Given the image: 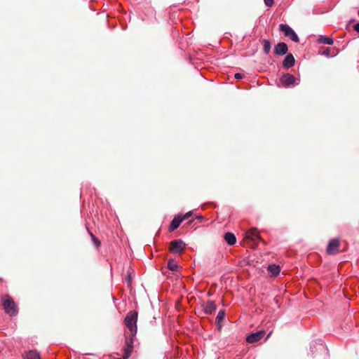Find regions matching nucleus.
Here are the masks:
<instances>
[{"label": "nucleus", "instance_id": "obj_25", "mask_svg": "<svg viewBox=\"0 0 359 359\" xmlns=\"http://www.w3.org/2000/svg\"><path fill=\"white\" fill-rule=\"evenodd\" d=\"M353 28L355 31H357L359 33V22L354 25Z\"/></svg>", "mask_w": 359, "mask_h": 359}, {"label": "nucleus", "instance_id": "obj_13", "mask_svg": "<svg viewBox=\"0 0 359 359\" xmlns=\"http://www.w3.org/2000/svg\"><path fill=\"white\" fill-rule=\"evenodd\" d=\"M182 222V220L181 219L180 216L175 217L170 224L169 230L170 231H172L177 229Z\"/></svg>", "mask_w": 359, "mask_h": 359}, {"label": "nucleus", "instance_id": "obj_3", "mask_svg": "<svg viewBox=\"0 0 359 359\" xmlns=\"http://www.w3.org/2000/svg\"><path fill=\"white\" fill-rule=\"evenodd\" d=\"M2 301L5 312L10 316H15L18 313V308L14 300L8 294H5Z\"/></svg>", "mask_w": 359, "mask_h": 359}, {"label": "nucleus", "instance_id": "obj_2", "mask_svg": "<svg viewBox=\"0 0 359 359\" xmlns=\"http://www.w3.org/2000/svg\"><path fill=\"white\" fill-rule=\"evenodd\" d=\"M137 312L136 311H129L125 317L124 323L129 329L133 337L137 334Z\"/></svg>", "mask_w": 359, "mask_h": 359}, {"label": "nucleus", "instance_id": "obj_14", "mask_svg": "<svg viewBox=\"0 0 359 359\" xmlns=\"http://www.w3.org/2000/svg\"><path fill=\"white\" fill-rule=\"evenodd\" d=\"M224 239L226 241V243L230 245L235 244L236 242L235 235L231 232H227L224 234Z\"/></svg>", "mask_w": 359, "mask_h": 359}, {"label": "nucleus", "instance_id": "obj_1", "mask_svg": "<svg viewBox=\"0 0 359 359\" xmlns=\"http://www.w3.org/2000/svg\"><path fill=\"white\" fill-rule=\"evenodd\" d=\"M261 240L259 233L256 228H252L245 232L244 241L249 248H256Z\"/></svg>", "mask_w": 359, "mask_h": 359}, {"label": "nucleus", "instance_id": "obj_16", "mask_svg": "<svg viewBox=\"0 0 359 359\" xmlns=\"http://www.w3.org/2000/svg\"><path fill=\"white\" fill-rule=\"evenodd\" d=\"M25 359H41L39 353L35 351H29L26 353Z\"/></svg>", "mask_w": 359, "mask_h": 359}, {"label": "nucleus", "instance_id": "obj_26", "mask_svg": "<svg viewBox=\"0 0 359 359\" xmlns=\"http://www.w3.org/2000/svg\"><path fill=\"white\" fill-rule=\"evenodd\" d=\"M89 233H90V236H91V238H92V240H93V237H95V236L93 235V233H91L90 231H89Z\"/></svg>", "mask_w": 359, "mask_h": 359}, {"label": "nucleus", "instance_id": "obj_24", "mask_svg": "<svg viewBox=\"0 0 359 359\" xmlns=\"http://www.w3.org/2000/svg\"><path fill=\"white\" fill-rule=\"evenodd\" d=\"M234 77L236 79H242L243 77V74H241L240 73H236V74H235Z\"/></svg>", "mask_w": 359, "mask_h": 359}, {"label": "nucleus", "instance_id": "obj_23", "mask_svg": "<svg viewBox=\"0 0 359 359\" xmlns=\"http://www.w3.org/2000/svg\"><path fill=\"white\" fill-rule=\"evenodd\" d=\"M264 4L268 7H271L273 5V0H264Z\"/></svg>", "mask_w": 359, "mask_h": 359}, {"label": "nucleus", "instance_id": "obj_22", "mask_svg": "<svg viewBox=\"0 0 359 359\" xmlns=\"http://www.w3.org/2000/svg\"><path fill=\"white\" fill-rule=\"evenodd\" d=\"M93 242L97 248L100 247L101 244L100 241L96 237H93Z\"/></svg>", "mask_w": 359, "mask_h": 359}, {"label": "nucleus", "instance_id": "obj_6", "mask_svg": "<svg viewBox=\"0 0 359 359\" xmlns=\"http://www.w3.org/2000/svg\"><path fill=\"white\" fill-rule=\"evenodd\" d=\"M280 31L283 32L285 36L290 37V39L294 41H299V37L296 33L287 25L285 24H280L279 25Z\"/></svg>", "mask_w": 359, "mask_h": 359}, {"label": "nucleus", "instance_id": "obj_20", "mask_svg": "<svg viewBox=\"0 0 359 359\" xmlns=\"http://www.w3.org/2000/svg\"><path fill=\"white\" fill-rule=\"evenodd\" d=\"M264 51L266 54H269L271 48V44L269 41L264 39Z\"/></svg>", "mask_w": 359, "mask_h": 359}, {"label": "nucleus", "instance_id": "obj_15", "mask_svg": "<svg viewBox=\"0 0 359 359\" xmlns=\"http://www.w3.org/2000/svg\"><path fill=\"white\" fill-rule=\"evenodd\" d=\"M268 270L273 276H277L280 271V268L279 266L271 264L269 266Z\"/></svg>", "mask_w": 359, "mask_h": 359}, {"label": "nucleus", "instance_id": "obj_5", "mask_svg": "<svg viewBox=\"0 0 359 359\" xmlns=\"http://www.w3.org/2000/svg\"><path fill=\"white\" fill-rule=\"evenodd\" d=\"M340 241L338 238L332 239L327 247V253L330 255H334L339 252Z\"/></svg>", "mask_w": 359, "mask_h": 359}, {"label": "nucleus", "instance_id": "obj_12", "mask_svg": "<svg viewBox=\"0 0 359 359\" xmlns=\"http://www.w3.org/2000/svg\"><path fill=\"white\" fill-rule=\"evenodd\" d=\"M217 309V306L213 301H208L204 306V311L207 314H212Z\"/></svg>", "mask_w": 359, "mask_h": 359}, {"label": "nucleus", "instance_id": "obj_10", "mask_svg": "<svg viewBox=\"0 0 359 359\" xmlns=\"http://www.w3.org/2000/svg\"><path fill=\"white\" fill-rule=\"evenodd\" d=\"M280 81L285 86H289L294 83L295 77L292 74H285L282 76Z\"/></svg>", "mask_w": 359, "mask_h": 359}, {"label": "nucleus", "instance_id": "obj_21", "mask_svg": "<svg viewBox=\"0 0 359 359\" xmlns=\"http://www.w3.org/2000/svg\"><path fill=\"white\" fill-rule=\"evenodd\" d=\"M192 215V212L190 211V212H187L185 215H184L182 217H181V219L183 221V220H185V219H189L191 216Z\"/></svg>", "mask_w": 359, "mask_h": 359}, {"label": "nucleus", "instance_id": "obj_27", "mask_svg": "<svg viewBox=\"0 0 359 359\" xmlns=\"http://www.w3.org/2000/svg\"><path fill=\"white\" fill-rule=\"evenodd\" d=\"M116 359H127V358H125V353H124L123 355V358H116Z\"/></svg>", "mask_w": 359, "mask_h": 359}, {"label": "nucleus", "instance_id": "obj_18", "mask_svg": "<svg viewBox=\"0 0 359 359\" xmlns=\"http://www.w3.org/2000/svg\"><path fill=\"white\" fill-rule=\"evenodd\" d=\"M318 41L321 43H323V44H329V45H332L333 43V39L330 38V37H327V36H321L319 39H318Z\"/></svg>", "mask_w": 359, "mask_h": 359}, {"label": "nucleus", "instance_id": "obj_17", "mask_svg": "<svg viewBox=\"0 0 359 359\" xmlns=\"http://www.w3.org/2000/svg\"><path fill=\"white\" fill-rule=\"evenodd\" d=\"M168 267L170 270L176 271L179 268V265L173 259H170L168 262Z\"/></svg>", "mask_w": 359, "mask_h": 359}, {"label": "nucleus", "instance_id": "obj_7", "mask_svg": "<svg viewBox=\"0 0 359 359\" xmlns=\"http://www.w3.org/2000/svg\"><path fill=\"white\" fill-rule=\"evenodd\" d=\"M135 337L131 336L130 338L126 337L125 344L126 347L123 351L125 353V358H128L133 350V338Z\"/></svg>", "mask_w": 359, "mask_h": 359}, {"label": "nucleus", "instance_id": "obj_19", "mask_svg": "<svg viewBox=\"0 0 359 359\" xmlns=\"http://www.w3.org/2000/svg\"><path fill=\"white\" fill-rule=\"evenodd\" d=\"M224 316H225V311L224 310L219 311L216 317V322H217V325L219 326V327H221L220 323L224 320Z\"/></svg>", "mask_w": 359, "mask_h": 359}, {"label": "nucleus", "instance_id": "obj_11", "mask_svg": "<svg viewBox=\"0 0 359 359\" xmlns=\"http://www.w3.org/2000/svg\"><path fill=\"white\" fill-rule=\"evenodd\" d=\"M295 63V60L294 56L290 53L288 54L284 59L283 62V65L285 68H290L294 66Z\"/></svg>", "mask_w": 359, "mask_h": 359}, {"label": "nucleus", "instance_id": "obj_28", "mask_svg": "<svg viewBox=\"0 0 359 359\" xmlns=\"http://www.w3.org/2000/svg\"><path fill=\"white\" fill-rule=\"evenodd\" d=\"M271 332L269 333V335L267 336V338L271 335Z\"/></svg>", "mask_w": 359, "mask_h": 359}, {"label": "nucleus", "instance_id": "obj_8", "mask_svg": "<svg viewBox=\"0 0 359 359\" xmlns=\"http://www.w3.org/2000/svg\"><path fill=\"white\" fill-rule=\"evenodd\" d=\"M264 334L265 332L264 330L252 333L247 337L246 341L250 344L257 342L264 337Z\"/></svg>", "mask_w": 359, "mask_h": 359}, {"label": "nucleus", "instance_id": "obj_9", "mask_svg": "<svg viewBox=\"0 0 359 359\" xmlns=\"http://www.w3.org/2000/svg\"><path fill=\"white\" fill-rule=\"evenodd\" d=\"M288 50L287 46L284 42H279L274 46V53L277 55H283L287 53Z\"/></svg>", "mask_w": 359, "mask_h": 359}, {"label": "nucleus", "instance_id": "obj_4", "mask_svg": "<svg viewBox=\"0 0 359 359\" xmlns=\"http://www.w3.org/2000/svg\"><path fill=\"white\" fill-rule=\"evenodd\" d=\"M185 246L186 244L182 240H174L170 243L169 250L172 253L181 254L184 251Z\"/></svg>", "mask_w": 359, "mask_h": 359}]
</instances>
